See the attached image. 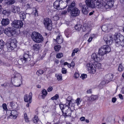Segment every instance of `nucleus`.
Masks as SVG:
<instances>
[{
    "instance_id": "12",
    "label": "nucleus",
    "mask_w": 124,
    "mask_h": 124,
    "mask_svg": "<svg viewBox=\"0 0 124 124\" xmlns=\"http://www.w3.org/2000/svg\"><path fill=\"white\" fill-rule=\"evenodd\" d=\"M60 1L58 0H56L54 3V7L55 9L58 10L63 9L67 7L66 6L63 7L62 5L61 4V7H60Z\"/></svg>"
},
{
    "instance_id": "42",
    "label": "nucleus",
    "mask_w": 124,
    "mask_h": 124,
    "mask_svg": "<svg viewBox=\"0 0 124 124\" xmlns=\"http://www.w3.org/2000/svg\"><path fill=\"white\" fill-rule=\"evenodd\" d=\"M63 56V54L62 53H60L57 54L56 55V57L58 58H60Z\"/></svg>"
},
{
    "instance_id": "23",
    "label": "nucleus",
    "mask_w": 124,
    "mask_h": 124,
    "mask_svg": "<svg viewBox=\"0 0 124 124\" xmlns=\"http://www.w3.org/2000/svg\"><path fill=\"white\" fill-rule=\"evenodd\" d=\"M19 15H20L21 18L23 19L26 18V14H27L25 12H24L23 11H21L19 13Z\"/></svg>"
},
{
    "instance_id": "32",
    "label": "nucleus",
    "mask_w": 124,
    "mask_h": 124,
    "mask_svg": "<svg viewBox=\"0 0 124 124\" xmlns=\"http://www.w3.org/2000/svg\"><path fill=\"white\" fill-rule=\"evenodd\" d=\"M101 28L102 30L104 31H105L106 30H108L107 24H105L102 25Z\"/></svg>"
},
{
    "instance_id": "14",
    "label": "nucleus",
    "mask_w": 124,
    "mask_h": 124,
    "mask_svg": "<svg viewBox=\"0 0 124 124\" xmlns=\"http://www.w3.org/2000/svg\"><path fill=\"white\" fill-rule=\"evenodd\" d=\"M12 12L14 13H17L20 12V8L18 6H15L12 5L11 6Z\"/></svg>"
},
{
    "instance_id": "4",
    "label": "nucleus",
    "mask_w": 124,
    "mask_h": 124,
    "mask_svg": "<svg viewBox=\"0 0 124 124\" xmlns=\"http://www.w3.org/2000/svg\"><path fill=\"white\" fill-rule=\"evenodd\" d=\"M31 37L34 41L36 43H41L44 40V38L42 35L37 32H33L32 34Z\"/></svg>"
},
{
    "instance_id": "48",
    "label": "nucleus",
    "mask_w": 124,
    "mask_h": 124,
    "mask_svg": "<svg viewBox=\"0 0 124 124\" xmlns=\"http://www.w3.org/2000/svg\"><path fill=\"white\" fill-rule=\"evenodd\" d=\"M81 102L80 100V98H78L76 100V102L77 104V105H78L80 104Z\"/></svg>"
},
{
    "instance_id": "38",
    "label": "nucleus",
    "mask_w": 124,
    "mask_h": 124,
    "mask_svg": "<svg viewBox=\"0 0 124 124\" xmlns=\"http://www.w3.org/2000/svg\"><path fill=\"white\" fill-rule=\"evenodd\" d=\"M4 46V42L2 40H0V49H2Z\"/></svg>"
},
{
    "instance_id": "59",
    "label": "nucleus",
    "mask_w": 124,
    "mask_h": 124,
    "mask_svg": "<svg viewBox=\"0 0 124 124\" xmlns=\"http://www.w3.org/2000/svg\"><path fill=\"white\" fill-rule=\"evenodd\" d=\"M3 14L5 15H6L7 14V11L5 10H4L2 12Z\"/></svg>"
},
{
    "instance_id": "36",
    "label": "nucleus",
    "mask_w": 124,
    "mask_h": 124,
    "mask_svg": "<svg viewBox=\"0 0 124 124\" xmlns=\"http://www.w3.org/2000/svg\"><path fill=\"white\" fill-rule=\"evenodd\" d=\"M91 97V100L93 101L97 99L98 96L97 95H92Z\"/></svg>"
},
{
    "instance_id": "19",
    "label": "nucleus",
    "mask_w": 124,
    "mask_h": 124,
    "mask_svg": "<svg viewBox=\"0 0 124 124\" xmlns=\"http://www.w3.org/2000/svg\"><path fill=\"white\" fill-rule=\"evenodd\" d=\"M9 23V20L8 18L2 19L1 23L2 25L5 26L8 25Z\"/></svg>"
},
{
    "instance_id": "17",
    "label": "nucleus",
    "mask_w": 124,
    "mask_h": 124,
    "mask_svg": "<svg viewBox=\"0 0 124 124\" xmlns=\"http://www.w3.org/2000/svg\"><path fill=\"white\" fill-rule=\"evenodd\" d=\"M86 5L89 7L94 8V0H86L85 1Z\"/></svg>"
},
{
    "instance_id": "57",
    "label": "nucleus",
    "mask_w": 124,
    "mask_h": 124,
    "mask_svg": "<svg viewBox=\"0 0 124 124\" xmlns=\"http://www.w3.org/2000/svg\"><path fill=\"white\" fill-rule=\"evenodd\" d=\"M33 12H34V14L35 16H38V11L36 9Z\"/></svg>"
},
{
    "instance_id": "49",
    "label": "nucleus",
    "mask_w": 124,
    "mask_h": 124,
    "mask_svg": "<svg viewBox=\"0 0 124 124\" xmlns=\"http://www.w3.org/2000/svg\"><path fill=\"white\" fill-rule=\"evenodd\" d=\"M107 28L108 30H110L112 28V24H107Z\"/></svg>"
},
{
    "instance_id": "54",
    "label": "nucleus",
    "mask_w": 124,
    "mask_h": 124,
    "mask_svg": "<svg viewBox=\"0 0 124 124\" xmlns=\"http://www.w3.org/2000/svg\"><path fill=\"white\" fill-rule=\"evenodd\" d=\"M53 89V88L52 87H48V88L47 89V91L48 92H51L52 90Z\"/></svg>"
},
{
    "instance_id": "64",
    "label": "nucleus",
    "mask_w": 124,
    "mask_h": 124,
    "mask_svg": "<svg viewBox=\"0 0 124 124\" xmlns=\"http://www.w3.org/2000/svg\"><path fill=\"white\" fill-rule=\"evenodd\" d=\"M93 38L91 37H90L88 40V42H90L92 41Z\"/></svg>"
},
{
    "instance_id": "26",
    "label": "nucleus",
    "mask_w": 124,
    "mask_h": 124,
    "mask_svg": "<svg viewBox=\"0 0 124 124\" xmlns=\"http://www.w3.org/2000/svg\"><path fill=\"white\" fill-rule=\"evenodd\" d=\"M67 38L69 37L71 35V33L70 30L68 29L65 30L64 32Z\"/></svg>"
},
{
    "instance_id": "58",
    "label": "nucleus",
    "mask_w": 124,
    "mask_h": 124,
    "mask_svg": "<svg viewBox=\"0 0 124 124\" xmlns=\"http://www.w3.org/2000/svg\"><path fill=\"white\" fill-rule=\"evenodd\" d=\"M87 93H92V90L91 89H90L89 90H88L87 91Z\"/></svg>"
},
{
    "instance_id": "15",
    "label": "nucleus",
    "mask_w": 124,
    "mask_h": 124,
    "mask_svg": "<svg viewBox=\"0 0 124 124\" xmlns=\"http://www.w3.org/2000/svg\"><path fill=\"white\" fill-rule=\"evenodd\" d=\"M64 112H62L63 113V115L64 116H70L71 111V108L70 107H68V108L65 109L64 110Z\"/></svg>"
},
{
    "instance_id": "62",
    "label": "nucleus",
    "mask_w": 124,
    "mask_h": 124,
    "mask_svg": "<svg viewBox=\"0 0 124 124\" xmlns=\"http://www.w3.org/2000/svg\"><path fill=\"white\" fill-rule=\"evenodd\" d=\"M85 119V118L84 117H82L80 118V120L82 121H84Z\"/></svg>"
},
{
    "instance_id": "11",
    "label": "nucleus",
    "mask_w": 124,
    "mask_h": 124,
    "mask_svg": "<svg viewBox=\"0 0 124 124\" xmlns=\"http://www.w3.org/2000/svg\"><path fill=\"white\" fill-rule=\"evenodd\" d=\"M86 67L88 70L90 72L94 74L96 72V68L94 65L91 63L87 64Z\"/></svg>"
},
{
    "instance_id": "39",
    "label": "nucleus",
    "mask_w": 124,
    "mask_h": 124,
    "mask_svg": "<svg viewBox=\"0 0 124 124\" xmlns=\"http://www.w3.org/2000/svg\"><path fill=\"white\" fill-rule=\"evenodd\" d=\"M66 100L67 101L65 105L66 106L68 107H70V104L71 101V100H68L67 99Z\"/></svg>"
},
{
    "instance_id": "27",
    "label": "nucleus",
    "mask_w": 124,
    "mask_h": 124,
    "mask_svg": "<svg viewBox=\"0 0 124 124\" xmlns=\"http://www.w3.org/2000/svg\"><path fill=\"white\" fill-rule=\"evenodd\" d=\"M59 106L61 109L62 110V112H63L64 111L63 110H65V109H67L68 108V107L66 106L65 105H63L62 103H60L59 104Z\"/></svg>"
},
{
    "instance_id": "28",
    "label": "nucleus",
    "mask_w": 124,
    "mask_h": 124,
    "mask_svg": "<svg viewBox=\"0 0 124 124\" xmlns=\"http://www.w3.org/2000/svg\"><path fill=\"white\" fill-rule=\"evenodd\" d=\"M42 92L41 96H42L43 99H44L46 96L47 94V92L46 90L44 89L42 90Z\"/></svg>"
},
{
    "instance_id": "35",
    "label": "nucleus",
    "mask_w": 124,
    "mask_h": 124,
    "mask_svg": "<svg viewBox=\"0 0 124 124\" xmlns=\"http://www.w3.org/2000/svg\"><path fill=\"white\" fill-rule=\"evenodd\" d=\"M43 72V71L42 70L40 69L38 70L36 72V73L38 76H40L42 75Z\"/></svg>"
},
{
    "instance_id": "2",
    "label": "nucleus",
    "mask_w": 124,
    "mask_h": 124,
    "mask_svg": "<svg viewBox=\"0 0 124 124\" xmlns=\"http://www.w3.org/2000/svg\"><path fill=\"white\" fill-rule=\"evenodd\" d=\"M75 3L74 1L72 2L69 6L68 9V12H70V14L72 16L74 17L78 16L80 13V11L78 9L75 7Z\"/></svg>"
},
{
    "instance_id": "20",
    "label": "nucleus",
    "mask_w": 124,
    "mask_h": 124,
    "mask_svg": "<svg viewBox=\"0 0 124 124\" xmlns=\"http://www.w3.org/2000/svg\"><path fill=\"white\" fill-rule=\"evenodd\" d=\"M40 45L39 44H34L33 46V48L35 51H38L41 47Z\"/></svg>"
},
{
    "instance_id": "22",
    "label": "nucleus",
    "mask_w": 124,
    "mask_h": 124,
    "mask_svg": "<svg viewBox=\"0 0 124 124\" xmlns=\"http://www.w3.org/2000/svg\"><path fill=\"white\" fill-rule=\"evenodd\" d=\"M55 40L58 44H61L63 41V39L62 37L59 35L57 36Z\"/></svg>"
},
{
    "instance_id": "56",
    "label": "nucleus",
    "mask_w": 124,
    "mask_h": 124,
    "mask_svg": "<svg viewBox=\"0 0 124 124\" xmlns=\"http://www.w3.org/2000/svg\"><path fill=\"white\" fill-rule=\"evenodd\" d=\"M116 99L115 97L113 98L112 100V102L113 103H115L116 102Z\"/></svg>"
},
{
    "instance_id": "50",
    "label": "nucleus",
    "mask_w": 124,
    "mask_h": 124,
    "mask_svg": "<svg viewBox=\"0 0 124 124\" xmlns=\"http://www.w3.org/2000/svg\"><path fill=\"white\" fill-rule=\"evenodd\" d=\"M79 74L78 73H75L74 75V77L77 78L79 77Z\"/></svg>"
},
{
    "instance_id": "45",
    "label": "nucleus",
    "mask_w": 124,
    "mask_h": 124,
    "mask_svg": "<svg viewBox=\"0 0 124 124\" xmlns=\"http://www.w3.org/2000/svg\"><path fill=\"white\" fill-rule=\"evenodd\" d=\"M101 64L99 63H98L96 64V68L98 69H99L101 68Z\"/></svg>"
},
{
    "instance_id": "46",
    "label": "nucleus",
    "mask_w": 124,
    "mask_h": 124,
    "mask_svg": "<svg viewBox=\"0 0 124 124\" xmlns=\"http://www.w3.org/2000/svg\"><path fill=\"white\" fill-rule=\"evenodd\" d=\"M38 117L37 116H35L33 119V122L35 123H36L38 122Z\"/></svg>"
},
{
    "instance_id": "21",
    "label": "nucleus",
    "mask_w": 124,
    "mask_h": 124,
    "mask_svg": "<svg viewBox=\"0 0 124 124\" xmlns=\"http://www.w3.org/2000/svg\"><path fill=\"white\" fill-rule=\"evenodd\" d=\"M9 43L14 48L17 47V41L15 39H11L10 41V42Z\"/></svg>"
},
{
    "instance_id": "51",
    "label": "nucleus",
    "mask_w": 124,
    "mask_h": 124,
    "mask_svg": "<svg viewBox=\"0 0 124 124\" xmlns=\"http://www.w3.org/2000/svg\"><path fill=\"white\" fill-rule=\"evenodd\" d=\"M2 106L3 109L5 110H6L7 109V105L6 104H3L2 105Z\"/></svg>"
},
{
    "instance_id": "61",
    "label": "nucleus",
    "mask_w": 124,
    "mask_h": 124,
    "mask_svg": "<svg viewBox=\"0 0 124 124\" xmlns=\"http://www.w3.org/2000/svg\"><path fill=\"white\" fill-rule=\"evenodd\" d=\"M96 36V35L94 34H91L90 37H92L93 39L94 37H95Z\"/></svg>"
},
{
    "instance_id": "41",
    "label": "nucleus",
    "mask_w": 124,
    "mask_h": 124,
    "mask_svg": "<svg viewBox=\"0 0 124 124\" xmlns=\"http://www.w3.org/2000/svg\"><path fill=\"white\" fill-rule=\"evenodd\" d=\"M59 98V96L58 94H56L54 96L52 97L51 99L52 100H56Z\"/></svg>"
},
{
    "instance_id": "52",
    "label": "nucleus",
    "mask_w": 124,
    "mask_h": 124,
    "mask_svg": "<svg viewBox=\"0 0 124 124\" xmlns=\"http://www.w3.org/2000/svg\"><path fill=\"white\" fill-rule=\"evenodd\" d=\"M8 113H10V116H14V115L12 114V112L10 110H8L7 111V114Z\"/></svg>"
},
{
    "instance_id": "37",
    "label": "nucleus",
    "mask_w": 124,
    "mask_h": 124,
    "mask_svg": "<svg viewBox=\"0 0 124 124\" xmlns=\"http://www.w3.org/2000/svg\"><path fill=\"white\" fill-rule=\"evenodd\" d=\"M60 2L61 1H62L63 3L61 4V5H62L63 7H64V4H66V5H67V4L66 3H68V2L69 1L68 0H60Z\"/></svg>"
},
{
    "instance_id": "9",
    "label": "nucleus",
    "mask_w": 124,
    "mask_h": 124,
    "mask_svg": "<svg viewBox=\"0 0 124 124\" xmlns=\"http://www.w3.org/2000/svg\"><path fill=\"white\" fill-rule=\"evenodd\" d=\"M15 31L12 28L8 27L4 31V33L8 37L13 36L15 33Z\"/></svg>"
},
{
    "instance_id": "30",
    "label": "nucleus",
    "mask_w": 124,
    "mask_h": 124,
    "mask_svg": "<svg viewBox=\"0 0 124 124\" xmlns=\"http://www.w3.org/2000/svg\"><path fill=\"white\" fill-rule=\"evenodd\" d=\"M88 27L86 24H84L83 27H81V29L83 31H86V30L87 29Z\"/></svg>"
},
{
    "instance_id": "6",
    "label": "nucleus",
    "mask_w": 124,
    "mask_h": 124,
    "mask_svg": "<svg viewBox=\"0 0 124 124\" xmlns=\"http://www.w3.org/2000/svg\"><path fill=\"white\" fill-rule=\"evenodd\" d=\"M94 8L96 7L99 8H104V4L105 2L103 0H94Z\"/></svg>"
},
{
    "instance_id": "7",
    "label": "nucleus",
    "mask_w": 124,
    "mask_h": 124,
    "mask_svg": "<svg viewBox=\"0 0 124 124\" xmlns=\"http://www.w3.org/2000/svg\"><path fill=\"white\" fill-rule=\"evenodd\" d=\"M31 57V55L29 54L28 52L23 54V58L20 59V60L23 63L28 62L30 61Z\"/></svg>"
},
{
    "instance_id": "18",
    "label": "nucleus",
    "mask_w": 124,
    "mask_h": 124,
    "mask_svg": "<svg viewBox=\"0 0 124 124\" xmlns=\"http://www.w3.org/2000/svg\"><path fill=\"white\" fill-rule=\"evenodd\" d=\"M113 75L112 74H109L106 75L105 77V80L108 82L111 81L113 79Z\"/></svg>"
},
{
    "instance_id": "8",
    "label": "nucleus",
    "mask_w": 124,
    "mask_h": 124,
    "mask_svg": "<svg viewBox=\"0 0 124 124\" xmlns=\"http://www.w3.org/2000/svg\"><path fill=\"white\" fill-rule=\"evenodd\" d=\"M91 57L96 62H100L104 58V56L99 53L97 54L95 53L93 54Z\"/></svg>"
},
{
    "instance_id": "13",
    "label": "nucleus",
    "mask_w": 124,
    "mask_h": 124,
    "mask_svg": "<svg viewBox=\"0 0 124 124\" xmlns=\"http://www.w3.org/2000/svg\"><path fill=\"white\" fill-rule=\"evenodd\" d=\"M114 2L113 0H108L107 3L104 4V8L106 9L112 7L113 5Z\"/></svg>"
},
{
    "instance_id": "25",
    "label": "nucleus",
    "mask_w": 124,
    "mask_h": 124,
    "mask_svg": "<svg viewBox=\"0 0 124 124\" xmlns=\"http://www.w3.org/2000/svg\"><path fill=\"white\" fill-rule=\"evenodd\" d=\"M15 2V0H5V3L7 5H11Z\"/></svg>"
},
{
    "instance_id": "3",
    "label": "nucleus",
    "mask_w": 124,
    "mask_h": 124,
    "mask_svg": "<svg viewBox=\"0 0 124 124\" xmlns=\"http://www.w3.org/2000/svg\"><path fill=\"white\" fill-rule=\"evenodd\" d=\"M113 39L117 47L120 45L123 46H124V37L121 34L116 33L114 36Z\"/></svg>"
},
{
    "instance_id": "40",
    "label": "nucleus",
    "mask_w": 124,
    "mask_h": 124,
    "mask_svg": "<svg viewBox=\"0 0 124 124\" xmlns=\"http://www.w3.org/2000/svg\"><path fill=\"white\" fill-rule=\"evenodd\" d=\"M61 46L60 45H56L54 47V49L56 51H58L60 49Z\"/></svg>"
},
{
    "instance_id": "43",
    "label": "nucleus",
    "mask_w": 124,
    "mask_h": 124,
    "mask_svg": "<svg viewBox=\"0 0 124 124\" xmlns=\"http://www.w3.org/2000/svg\"><path fill=\"white\" fill-rule=\"evenodd\" d=\"M87 77V75L85 74H82L80 78L83 79H84L86 78Z\"/></svg>"
},
{
    "instance_id": "10",
    "label": "nucleus",
    "mask_w": 124,
    "mask_h": 124,
    "mask_svg": "<svg viewBox=\"0 0 124 124\" xmlns=\"http://www.w3.org/2000/svg\"><path fill=\"white\" fill-rule=\"evenodd\" d=\"M23 23L22 21L16 20L13 21L11 23L12 26L16 28H19L22 27Z\"/></svg>"
},
{
    "instance_id": "34",
    "label": "nucleus",
    "mask_w": 124,
    "mask_h": 124,
    "mask_svg": "<svg viewBox=\"0 0 124 124\" xmlns=\"http://www.w3.org/2000/svg\"><path fill=\"white\" fill-rule=\"evenodd\" d=\"M124 67L122 65V64H120L119 65L118 68V70L120 72H121L124 70Z\"/></svg>"
},
{
    "instance_id": "1",
    "label": "nucleus",
    "mask_w": 124,
    "mask_h": 124,
    "mask_svg": "<svg viewBox=\"0 0 124 124\" xmlns=\"http://www.w3.org/2000/svg\"><path fill=\"white\" fill-rule=\"evenodd\" d=\"M103 38L107 45L102 46L98 50V53L103 56L105 54L108 53L110 52L111 48L108 45H110L112 44L113 39L112 35L111 34L105 35Z\"/></svg>"
},
{
    "instance_id": "29",
    "label": "nucleus",
    "mask_w": 124,
    "mask_h": 124,
    "mask_svg": "<svg viewBox=\"0 0 124 124\" xmlns=\"http://www.w3.org/2000/svg\"><path fill=\"white\" fill-rule=\"evenodd\" d=\"M24 101L26 102H29V103H31L32 101V100H29V98L27 96V94H26L24 96Z\"/></svg>"
},
{
    "instance_id": "5",
    "label": "nucleus",
    "mask_w": 124,
    "mask_h": 124,
    "mask_svg": "<svg viewBox=\"0 0 124 124\" xmlns=\"http://www.w3.org/2000/svg\"><path fill=\"white\" fill-rule=\"evenodd\" d=\"M43 24L45 27L49 30H51L52 28V20L49 18H46L44 19Z\"/></svg>"
},
{
    "instance_id": "55",
    "label": "nucleus",
    "mask_w": 124,
    "mask_h": 124,
    "mask_svg": "<svg viewBox=\"0 0 124 124\" xmlns=\"http://www.w3.org/2000/svg\"><path fill=\"white\" fill-rule=\"evenodd\" d=\"M78 48H75L73 51L75 53H77L78 51Z\"/></svg>"
},
{
    "instance_id": "63",
    "label": "nucleus",
    "mask_w": 124,
    "mask_h": 124,
    "mask_svg": "<svg viewBox=\"0 0 124 124\" xmlns=\"http://www.w3.org/2000/svg\"><path fill=\"white\" fill-rule=\"evenodd\" d=\"M25 119V122L27 123H28L29 121V118H26Z\"/></svg>"
},
{
    "instance_id": "60",
    "label": "nucleus",
    "mask_w": 124,
    "mask_h": 124,
    "mask_svg": "<svg viewBox=\"0 0 124 124\" xmlns=\"http://www.w3.org/2000/svg\"><path fill=\"white\" fill-rule=\"evenodd\" d=\"M119 98L122 100H123V96L121 94H119Z\"/></svg>"
},
{
    "instance_id": "44",
    "label": "nucleus",
    "mask_w": 124,
    "mask_h": 124,
    "mask_svg": "<svg viewBox=\"0 0 124 124\" xmlns=\"http://www.w3.org/2000/svg\"><path fill=\"white\" fill-rule=\"evenodd\" d=\"M53 19L54 21H57L59 19V17L58 15H56L53 17Z\"/></svg>"
},
{
    "instance_id": "24",
    "label": "nucleus",
    "mask_w": 124,
    "mask_h": 124,
    "mask_svg": "<svg viewBox=\"0 0 124 124\" xmlns=\"http://www.w3.org/2000/svg\"><path fill=\"white\" fill-rule=\"evenodd\" d=\"M6 45L7 51L9 52L11 51L14 49L13 47L11 46L9 43H7Z\"/></svg>"
},
{
    "instance_id": "16",
    "label": "nucleus",
    "mask_w": 124,
    "mask_h": 124,
    "mask_svg": "<svg viewBox=\"0 0 124 124\" xmlns=\"http://www.w3.org/2000/svg\"><path fill=\"white\" fill-rule=\"evenodd\" d=\"M88 7L86 4H84L83 6L81 9L82 12L84 14L87 15L88 13L89 12Z\"/></svg>"
},
{
    "instance_id": "47",
    "label": "nucleus",
    "mask_w": 124,
    "mask_h": 124,
    "mask_svg": "<svg viewBox=\"0 0 124 124\" xmlns=\"http://www.w3.org/2000/svg\"><path fill=\"white\" fill-rule=\"evenodd\" d=\"M62 74H65L67 72V70L65 68H62Z\"/></svg>"
},
{
    "instance_id": "31",
    "label": "nucleus",
    "mask_w": 124,
    "mask_h": 124,
    "mask_svg": "<svg viewBox=\"0 0 124 124\" xmlns=\"http://www.w3.org/2000/svg\"><path fill=\"white\" fill-rule=\"evenodd\" d=\"M56 77L58 81L62 80V77L61 74H56Z\"/></svg>"
},
{
    "instance_id": "33",
    "label": "nucleus",
    "mask_w": 124,
    "mask_h": 124,
    "mask_svg": "<svg viewBox=\"0 0 124 124\" xmlns=\"http://www.w3.org/2000/svg\"><path fill=\"white\" fill-rule=\"evenodd\" d=\"M82 26L80 24H76L75 27V28L76 30L79 31L81 30Z\"/></svg>"
},
{
    "instance_id": "53",
    "label": "nucleus",
    "mask_w": 124,
    "mask_h": 124,
    "mask_svg": "<svg viewBox=\"0 0 124 124\" xmlns=\"http://www.w3.org/2000/svg\"><path fill=\"white\" fill-rule=\"evenodd\" d=\"M28 96L29 98V100H32V93L30 92Z\"/></svg>"
}]
</instances>
